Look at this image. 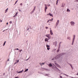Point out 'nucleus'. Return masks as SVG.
Wrapping results in <instances>:
<instances>
[{"instance_id": "f257e3e1", "label": "nucleus", "mask_w": 78, "mask_h": 78, "mask_svg": "<svg viewBox=\"0 0 78 78\" xmlns=\"http://www.w3.org/2000/svg\"><path fill=\"white\" fill-rule=\"evenodd\" d=\"M60 57V55H58L56 56L54 58L52 59V60H54L55 59H58V58H59V57Z\"/></svg>"}, {"instance_id": "f03ea898", "label": "nucleus", "mask_w": 78, "mask_h": 78, "mask_svg": "<svg viewBox=\"0 0 78 78\" xmlns=\"http://www.w3.org/2000/svg\"><path fill=\"white\" fill-rule=\"evenodd\" d=\"M35 9H36V6H34V9L32 10V11L30 13L31 14H33V12H34V11H35Z\"/></svg>"}, {"instance_id": "7ed1b4c3", "label": "nucleus", "mask_w": 78, "mask_h": 78, "mask_svg": "<svg viewBox=\"0 0 78 78\" xmlns=\"http://www.w3.org/2000/svg\"><path fill=\"white\" fill-rule=\"evenodd\" d=\"M70 23H71L72 26H74L75 25V22H73V21H71L70 22Z\"/></svg>"}, {"instance_id": "20e7f679", "label": "nucleus", "mask_w": 78, "mask_h": 78, "mask_svg": "<svg viewBox=\"0 0 78 78\" xmlns=\"http://www.w3.org/2000/svg\"><path fill=\"white\" fill-rule=\"evenodd\" d=\"M46 36L47 37H48V39H50V38H51V37L50 36V34L46 35Z\"/></svg>"}, {"instance_id": "39448f33", "label": "nucleus", "mask_w": 78, "mask_h": 78, "mask_svg": "<svg viewBox=\"0 0 78 78\" xmlns=\"http://www.w3.org/2000/svg\"><path fill=\"white\" fill-rule=\"evenodd\" d=\"M46 47H47V50H50V46L48 45L47 44L46 45Z\"/></svg>"}, {"instance_id": "423d86ee", "label": "nucleus", "mask_w": 78, "mask_h": 78, "mask_svg": "<svg viewBox=\"0 0 78 78\" xmlns=\"http://www.w3.org/2000/svg\"><path fill=\"white\" fill-rule=\"evenodd\" d=\"M47 16H52V17H53V15L50 13H49V14H47Z\"/></svg>"}, {"instance_id": "0eeeda50", "label": "nucleus", "mask_w": 78, "mask_h": 78, "mask_svg": "<svg viewBox=\"0 0 78 78\" xmlns=\"http://www.w3.org/2000/svg\"><path fill=\"white\" fill-rule=\"evenodd\" d=\"M59 23V20H58L57 22L56 23V25H58Z\"/></svg>"}, {"instance_id": "6e6552de", "label": "nucleus", "mask_w": 78, "mask_h": 78, "mask_svg": "<svg viewBox=\"0 0 78 78\" xmlns=\"http://www.w3.org/2000/svg\"><path fill=\"white\" fill-rule=\"evenodd\" d=\"M50 33L51 35H53V32H52V30H50Z\"/></svg>"}, {"instance_id": "1a4fd4ad", "label": "nucleus", "mask_w": 78, "mask_h": 78, "mask_svg": "<svg viewBox=\"0 0 78 78\" xmlns=\"http://www.w3.org/2000/svg\"><path fill=\"white\" fill-rule=\"evenodd\" d=\"M53 18L52 19V20H48V21L47 23H48V22H50V21H52V20H53Z\"/></svg>"}, {"instance_id": "9d476101", "label": "nucleus", "mask_w": 78, "mask_h": 78, "mask_svg": "<svg viewBox=\"0 0 78 78\" xmlns=\"http://www.w3.org/2000/svg\"><path fill=\"white\" fill-rule=\"evenodd\" d=\"M40 64L41 66H42V65H44V64H45V63H40Z\"/></svg>"}, {"instance_id": "9b49d317", "label": "nucleus", "mask_w": 78, "mask_h": 78, "mask_svg": "<svg viewBox=\"0 0 78 78\" xmlns=\"http://www.w3.org/2000/svg\"><path fill=\"white\" fill-rule=\"evenodd\" d=\"M47 9V7H45V9H44V11H45V12H46V9Z\"/></svg>"}, {"instance_id": "f8f14e48", "label": "nucleus", "mask_w": 78, "mask_h": 78, "mask_svg": "<svg viewBox=\"0 0 78 78\" xmlns=\"http://www.w3.org/2000/svg\"><path fill=\"white\" fill-rule=\"evenodd\" d=\"M75 35H73V40L75 41Z\"/></svg>"}, {"instance_id": "ddd939ff", "label": "nucleus", "mask_w": 78, "mask_h": 78, "mask_svg": "<svg viewBox=\"0 0 78 78\" xmlns=\"http://www.w3.org/2000/svg\"><path fill=\"white\" fill-rule=\"evenodd\" d=\"M8 10V8H7V9H6V10H5V13H6V12H7Z\"/></svg>"}, {"instance_id": "4468645a", "label": "nucleus", "mask_w": 78, "mask_h": 78, "mask_svg": "<svg viewBox=\"0 0 78 78\" xmlns=\"http://www.w3.org/2000/svg\"><path fill=\"white\" fill-rule=\"evenodd\" d=\"M48 38H46L45 39V42H47V41H48Z\"/></svg>"}, {"instance_id": "2eb2a0df", "label": "nucleus", "mask_w": 78, "mask_h": 78, "mask_svg": "<svg viewBox=\"0 0 78 78\" xmlns=\"http://www.w3.org/2000/svg\"><path fill=\"white\" fill-rule=\"evenodd\" d=\"M74 41H75V40H73L72 45H73V43H74Z\"/></svg>"}, {"instance_id": "dca6fc26", "label": "nucleus", "mask_w": 78, "mask_h": 78, "mask_svg": "<svg viewBox=\"0 0 78 78\" xmlns=\"http://www.w3.org/2000/svg\"><path fill=\"white\" fill-rule=\"evenodd\" d=\"M49 67H52V65L51 64H50L48 65Z\"/></svg>"}, {"instance_id": "f3484780", "label": "nucleus", "mask_w": 78, "mask_h": 78, "mask_svg": "<svg viewBox=\"0 0 78 78\" xmlns=\"http://www.w3.org/2000/svg\"><path fill=\"white\" fill-rule=\"evenodd\" d=\"M67 12H70V10H69V9H67Z\"/></svg>"}, {"instance_id": "a211bd4d", "label": "nucleus", "mask_w": 78, "mask_h": 78, "mask_svg": "<svg viewBox=\"0 0 78 78\" xmlns=\"http://www.w3.org/2000/svg\"><path fill=\"white\" fill-rule=\"evenodd\" d=\"M55 46H56V44H57V41H55Z\"/></svg>"}, {"instance_id": "6ab92c4d", "label": "nucleus", "mask_w": 78, "mask_h": 78, "mask_svg": "<svg viewBox=\"0 0 78 78\" xmlns=\"http://www.w3.org/2000/svg\"><path fill=\"white\" fill-rule=\"evenodd\" d=\"M59 0H57L56 1V5H57V4H58V1Z\"/></svg>"}, {"instance_id": "aec40b11", "label": "nucleus", "mask_w": 78, "mask_h": 78, "mask_svg": "<svg viewBox=\"0 0 78 78\" xmlns=\"http://www.w3.org/2000/svg\"><path fill=\"white\" fill-rule=\"evenodd\" d=\"M5 44H6V41H5L4 43L3 46H4L5 45Z\"/></svg>"}, {"instance_id": "412c9836", "label": "nucleus", "mask_w": 78, "mask_h": 78, "mask_svg": "<svg viewBox=\"0 0 78 78\" xmlns=\"http://www.w3.org/2000/svg\"><path fill=\"white\" fill-rule=\"evenodd\" d=\"M28 69H27L26 70H25V72H27V71H28Z\"/></svg>"}, {"instance_id": "4be33fe9", "label": "nucleus", "mask_w": 78, "mask_h": 78, "mask_svg": "<svg viewBox=\"0 0 78 78\" xmlns=\"http://www.w3.org/2000/svg\"><path fill=\"white\" fill-rule=\"evenodd\" d=\"M22 71H23V70L20 71V72H19V73H22Z\"/></svg>"}, {"instance_id": "5701e85b", "label": "nucleus", "mask_w": 78, "mask_h": 78, "mask_svg": "<svg viewBox=\"0 0 78 78\" xmlns=\"http://www.w3.org/2000/svg\"><path fill=\"white\" fill-rule=\"evenodd\" d=\"M12 21H10L9 22V23H10V24H11V23H12Z\"/></svg>"}, {"instance_id": "b1692460", "label": "nucleus", "mask_w": 78, "mask_h": 78, "mask_svg": "<svg viewBox=\"0 0 78 78\" xmlns=\"http://www.w3.org/2000/svg\"><path fill=\"white\" fill-rule=\"evenodd\" d=\"M57 52H59V49H58V50H57Z\"/></svg>"}, {"instance_id": "393cba45", "label": "nucleus", "mask_w": 78, "mask_h": 78, "mask_svg": "<svg viewBox=\"0 0 78 78\" xmlns=\"http://www.w3.org/2000/svg\"><path fill=\"white\" fill-rule=\"evenodd\" d=\"M64 75L65 76H68V75H67V74H64Z\"/></svg>"}, {"instance_id": "a878e982", "label": "nucleus", "mask_w": 78, "mask_h": 78, "mask_svg": "<svg viewBox=\"0 0 78 78\" xmlns=\"http://www.w3.org/2000/svg\"><path fill=\"white\" fill-rule=\"evenodd\" d=\"M17 2H18V0H17L16 1V2H15V4L14 5H16V3H17Z\"/></svg>"}, {"instance_id": "bb28decb", "label": "nucleus", "mask_w": 78, "mask_h": 78, "mask_svg": "<svg viewBox=\"0 0 78 78\" xmlns=\"http://www.w3.org/2000/svg\"><path fill=\"white\" fill-rule=\"evenodd\" d=\"M70 66L72 68V67H73V66H72V65H71V64H70Z\"/></svg>"}, {"instance_id": "cd10ccee", "label": "nucleus", "mask_w": 78, "mask_h": 78, "mask_svg": "<svg viewBox=\"0 0 78 78\" xmlns=\"http://www.w3.org/2000/svg\"><path fill=\"white\" fill-rule=\"evenodd\" d=\"M68 39H70V37H68Z\"/></svg>"}, {"instance_id": "c85d7f7f", "label": "nucleus", "mask_w": 78, "mask_h": 78, "mask_svg": "<svg viewBox=\"0 0 78 78\" xmlns=\"http://www.w3.org/2000/svg\"><path fill=\"white\" fill-rule=\"evenodd\" d=\"M18 12H17L16 14H15L16 16H17V14H18Z\"/></svg>"}, {"instance_id": "c756f323", "label": "nucleus", "mask_w": 78, "mask_h": 78, "mask_svg": "<svg viewBox=\"0 0 78 78\" xmlns=\"http://www.w3.org/2000/svg\"><path fill=\"white\" fill-rule=\"evenodd\" d=\"M19 60H18L17 61V62H16V63H17L18 62H19Z\"/></svg>"}, {"instance_id": "7c9ffc66", "label": "nucleus", "mask_w": 78, "mask_h": 78, "mask_svg": "<svg viewBox=\"0 0 78 78\" xmlns=\"http://www.w3.org/2000/svg\"><path fill=\"white\" fill-rule=\"evenodd\" d=\"M45 28H46V29H47L48 28V27H46Z\"/></svg>"}, {"instance_id": "2f4dec72", "label": "nucleus", "mask_w": 78, "mask_h": 78, "mask_svg": "<svg viewBox=\"0 0 78 78\" xmlns=\"http://www.w3.org/2000/svg\"><path fill=\"white\" fill-rule=\"evenodd\" d=\"M20 5L21 6H22V3L20 4Z\"/></svg>"}, {"instance_id": "473e14b6", "label": "nucleus", "mask_w": 78, "mask_h": 78, "mask_svg": "<svg viewBox=\"0 0 78 78\" xmlns=\"http://www.w3.org/2000/svg\"><path fill=\"white\" fill-rule=\"evenodd\" d=\"M17 15H15L14 16H13V17H16V16Z\"/></svg>"}, {"instance_id": "72a5a7b5", "label": "nucleus", "mask_w": 78, "mask_h": 78, "mask_svg": "<svg viewBox=\"0 0 78 78\" xmlns=\"http://www.w3.org/2000/svg\"><path fill=\"white\" fill-rule=\"evenodd\" d=\"M0 20H0V22H2L3 21H2V20H1V21Z\"/></svg>"}, {"instance_id": "f704fd0d", "label": "nucleus", "mask_w": 78, "mask_h": 78, "mask_svg": "<svg viewBox=\"0 0 78 78\" xmlns=\"http://www.w3.org/2000/svg\"><path fill=\"white\" fill-rule=\"evenodd\" d=\"M22 51V50L21 49L20 51V52H21V51Z\"/></svg>"}, {"instance_id": "c9c22d12", "label": "nucleus", "mask_w": 78, "mask_h": 78, "mask_svg": "<svg viewBox=\"0 0 78 78\" xmlns=\"http://www.w3.org/2000/svg\"><path fill=\"white\" fill-rule=\"evenodd\" d=\"M60 78H62V76H60Z\"/></svg>"}, {"instance_id": "e433bc0d", "label": "nucleus", "mask_w": 78, "mask_h": 78, "mask_svg": "<svg viewBox=\"0 0 78 78\" xmlns=\"http://www.w3.org/2000/svg\"><path fill=\"white\" fill-rule=\"evenodd\" d=\"M6 25H8V22L7 23Z\"/></svg>"}, {"instance_id": "4c0bfd02", "label": "nucleus", "mask_w": 78, "mask_h": 78, "mask_svg": "<svg viewBox=\"0 0 78 78\" xmlns=\"http://www.w3.org/2000/svg\"><path fill=\"white\" fill-rule=\"evenodd\" d=\"M9 61V59H8L7 61Z\"/></svg>"}, {"instance_id": "58836bf2", "label": "nucleus", "mask_w": 78, "mask_h": 78, "mask_svg": "<svg viewBox=\"0 0 78 78\" xmlns=\"http://www.w3.org/2000/svg\"><path fill=\"white\" fill-rule=\"evenodd\" d=\"M19 11H21V10H20V9H19Z\"/></svg>"}, {"instance_id": "ea45409f", "label": "nucleus", "mask_w": 78, "mask_h": 78, "mask_svg": "<svg viewBox=\"0 0 78 78\" xmlns=\"http://www.w3.org/2000/svg\"><path fill=\"white\" fill-rule=\"evenodd\" d=\"M54 45H55V43H54Z\"/></svg>"}, {"instance_id": "a19ab883", "label": "nucleus", "mask_w": 78, "mask_h": 78, "mask_svg": "<svg viewBox=\"0 0 78 78\" xmlns=\"http://www.w3.org/2000/svg\"><path fill=\"white\" fill-rule=\"evenodd\" d=\"M17 50H19V48H17V49H16Z\"/></svg>"}, {"instance_id": "79ce46f5", "label": "nucleus", "mask_w": 78, "mask_h": 78, "mask_svg": "<svg viewBox=\"0 0 78 78\" xmlns=\"http://www.w3.org/2000/svg\"><path fill=\"white\" fill-rule=\"evenodd\" d=\"M5 75V73H4L3 75Z\"/></svg>"}, {"instance_id": "37998d69", "label": "nucleus", "mask_w": 78, "mask_h": 78, "mask_svg": "<svg viewBox=\"0 0 78 78\" xmlns=\"http://www.w3.org/2000/svg\"><path fill=\"white\" fill-rule=\"evenodd\" d=\"M15 78H18V77H15Z\"/></svg>"}, {"instance_id": "c03bdc74", "label": "nucleus", "mask_w": 78, "mask_h": 78, "mask_svg": "<svg viewBox=\"0 0 78 78\" xmlns=\"http://www.w3.org/2000/svg\"><path fill=\"white\" fill-rule=\"evenodd\" d=\"M77 75H78V73H77Z\"/></svg>"}, {"instance_id": "a18cd8bd", "label": "nucleus", "mask_w": 78, "mask_h": 78, "mask_svg": "<svg viewBox=\"0 0 78 78\" xmlns=\"http://www.w3.org/2000/svg\"><path fill=\"white\" fill-rule=\"evenodd\" d=\"M48 6H50V5H48Z\"/></svg>"}, {"instance_id": "49530a36", "label": "nucleus", "mask_w": 78, "mask_h": 78, "mask_svg": "<svg viewBox=\"0 0 78 78\" xmlns=\"http://www.w3.org/2000/svg\"><path fill=\"white\" fill-rule=\"evenodd\" d=\"M16 63H17V62H15V64H16Z\"/></svg>"}, {"instance_id": "de8ad7c7", "label": "nucleus", "mask_w": 78, "mask_h": 78, "mask_svg": "<svg viewBox=\"0 0 78 78\" xmlns=\"http://www.w3.org/2000/svg\"><path fill=\"white\" fill-rule=\"evenodd\" d=\"M16 63H17V62H15V64H16Z\"/></svg>"}, {"instance_id": "09e8293b", "label": "nucleus", "mask_w": 78, "mask_h": 78, "mask_svg": "<svg viewBox=\"0 0 78 78\" xmlns=\"http://www.w3.org/2000/svg\"><path fill=\"white\" fill-rule=\"evenodd\" d=\"M58 67H60V66H58Z\"/></svg>"}, {"instance_id": "8fccbe9b", "label": "nucleus", "mask_w": 78, "mask_h": 78, "mask_svg": "<svg viewBox=\"0 0 78 78\" xmlns=\"http://www.w3.org/2000/svg\"><path fill=\"white\" fill-rule=\"evenodd\" d=\"M50 30H51V28H50Z\"/></svg>"}, {"instance_id": "3c124183", "label": "nucleus", "mask_w": 78, "mask_h": 78, "mask_svg": "<svg viewBox=\"0 0 78 78\" xmlns=\"http://www.w3.org/2000/svg\"><path fill=\"white\" fill-rule=\"evenodd\" d=\"M45 6H46V5H45Z\"/></svg>"}, {"instance_id": "603ef678", "label": "nucleus", "mask_w": 78, "mask_h": 78, "mask_svg": "<svg viewBox=\"0 0 78 78\" xmlns=\"http://www.w3.org/2000/svg\"><path fill=\"white\" fill-rule=\"evenodd\" d=\"M29 58L28 59H29V58Z\"/></svg>"}, {"instance_id": "864d4df0", "label": "nucleus", "mask_w": 78, "mask_h": 78, "mask_svg": "<svg viewBox=\"0 0 78 78\" xmlns=\"http://www.w3.org/2000/svg\"><path fill=\"white\" fill-rule=\"evenodd\" d=\"M72 78H73V77H72Z\"/></svg>"}]
</instances>
